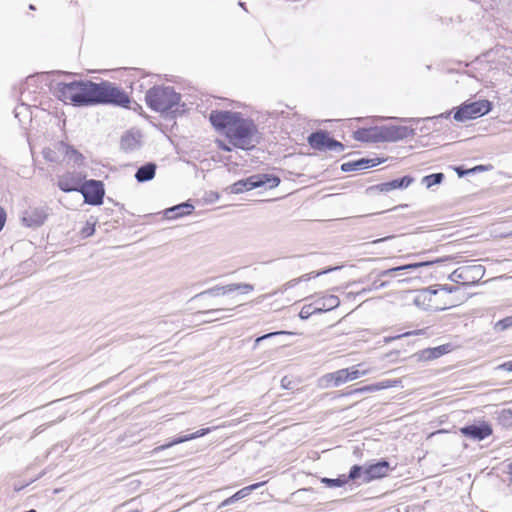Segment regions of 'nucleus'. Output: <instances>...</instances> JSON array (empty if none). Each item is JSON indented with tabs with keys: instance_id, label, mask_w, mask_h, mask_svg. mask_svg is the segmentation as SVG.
<instances>
[{
	"instance_id": "c756f323",
	"label": "nucleus",
	"mask_w": 512,
	"mask_h": 512,
	"mask_svg": "<svg viewBox=\"0 0 512 512\" xmlns=\"http://www.w3.org/2000/svg\"><path fill=\"white\" fill-rule=\"evenodd\" d=\"M314 314H319V313L314 305V302H312V303L305 304L304 306H302V308L299 312V317L301 319L305 320Z\"/></svg>"
},
{
	"instance_id": "b1692460",
	"label": "nucleus",
	"mask_w": 512,
	"mask_h": 512,
	"mask_svg": "<svg viewBox=\"0 0 512 512\" xmlns=\"http://www.w3.org/2000/svg\"><path fill=\"white\" fill-rule=\"evenodd\" d=\"M98 223L97 218L91 216L83 225V227L79 230L78 234L81 239H86L94 235L96 230V225Z\"/></svg>"
},
{
	"instance_id": "aec40b11",
	"label": "nucleus",
	"mask_w": 512,
	"mask_h": 512,
	"mask_svg": "<svg viewBox=\"0 0 512 512\" xmlns=\"http://www.w3.org/2000/svg\"><path fill=\"white\" fill-rule=\"evenodd\" d=\"M211 431H212V428H210V427L199 429L196 432L191 433L189 435H185V436H182V437L175 438L174 440H172L168 444H164V445H161L159 447H156L154 449V451L155 452H159V451H162L164 449L170 448V447H172L174 445H177V444H180V443H183V442H187V441H190V440L202 437V436L208 434Z\"/></svg>"
},
{
	"instance_id": "473e14b6",
	"label": "nucleus",
	"mask_w": 512,
	"mask_h": 512,
	"mask_svg": "<svg viewBox=\"0 0 512 512\" xmlns=\"http://www.w3.org/2000/svg\"><path fill=\"white\" fill-rule=\"evenodd\" d=\"M191 207L192 206H190V205L175 206V207L167 210L168 217L173 218V217L182 216V215L186 214V212H184V209H188ZM187 213H189V211H187Z\"/></svg>"
},
{
	"instance_id": "2eb2a0df",
	"label": "nucleus",
	"mask_w": 512,
	"mask_h": 512,
	"mask_svg": "<svg viewBox=\"0 0 512 512\" xmlns=\"http://www.w3.org/2000/svg\"><path fill=\"white\" fill-rule=\"evenodd\" d=\"M48 214L45 209L40 207L29 208L22 216V223L29 228L42 226L47 220Z\"/></svg>"
},
{
	"instance_id": "0eeeda50",
	"label": "nucleus",
	"mask_w": 512,
	"mask_h": 512,
	"mask_svg": "<svg viewBox=\"0 0 512 512\" xmlns=\"http://www.w3.org/2000/svg\"><path fill=\"white\" fill-rule=\"evenodd\" d=\"M46 161L61 165L81 164L83 156L74 148L63 142H55L43 149Z\"/></svg>"
},
{
	"instance_id": "58836bf2",
	"label": "nucleus",
	"mask_w": 512,
	"mask_h": 512,
	"mask_svg": "<svg viewBox=\"0 0 512 512\" xmlns=\"http://www.w3.org/2000/svg\"><path fill=\"white\" fill-rule=\"evenodd\" d=\"M507 475H508V480H509V486L512 485V462H510L508 465H507V471H506Z\"/></svg>"
},
{
	"instance_id": "423d86ee",
	"label": "nucleus",
	"mask_w": 512,
	"mask_h": 512,
	"mask_svg": "<svg viewBox=\"0 0 512 512\" xmlns=\"http://www.w3.org/2000/svg\"><path fill=\"white\" fill-rule=\"evenodd\" d=\"M146 104L156 112H166L178 105L180 95L172 87L154 86L145 96Z\"/></svg>"
},
{
	"instance_id": "6e6552de",
	"label": "nucleus",
	"mask_w": 512,
	"mask_h": 512,
	"mask_svg": "<svg viewBox=\"0 0 512 512\" xmlns=\"http://www.w3.org/2000/svg\"><path fill=\"white\" fill-rule=\"evenodd\" d=\"M491 108V102L488 100L465 102L457 109L453 118L456 121L464 122L489 113Z\"/></svg>"
},
{
	"instance_id": "6ab92c4d",
	"label": "nucleus",
	"mask_w": 512,
	"mask_h": 512,
	"mask_svg": "<svg viewBox=\"0 0 512 512\" xmlns=\"http://www.w3.org/2000/svg\"><path fill=\"white\" fill-rule=\"evenodd\" d=\"M314 305L318 311V313L327 312L333 310L338 307L340 304V300L337 296L328 294L318 297L314 301Z\"/></svg>"
},
{
	"instance_id": "cd10ccee",
	"label": "nucleus",
	"mask_w": 512,
	"mask_h": 512,
	"mask_svg": "<svg viewBox=\"0 0 512 512\" xmlns=\"http://www.w3.org/2000/svg\"><path fill=\"white\" fill-rule=\"evenodd\" d=\"M266 482L254 483L237 491L229 500L234 501L248 496L253 490L261 487Z\"/></svg>"
},
{
	"instance_id": "bb28decb",
	"label": "nucleus",
	"mask_w": 512,
	"mask_h": 512,
	"mask_svg": "<svg viewBox=\"0 0 512 512\" xmlns=\"http://www.w3.org/2000/svg\"><path fill=\"white\" fill-rule=\"evenodd\" d=\"M384 160L383 159H379V158H370V159H360L356 162H354V168L356 170H362V169H367V168H371V167H375L379 164H381Z\"/></svg>"
},
{
	"instance_id": "4468645a",
	"label": "nucleus",
	"mask_w": 512,
	"mask_h": 512,
	"mask_svg": "<svg viewBox=\"0 0 512 512\" xmlns=\"http://www.w3.org/2000/svg\"><path fill=\"white\" fill-rule=\"evenodd\" d=\"M390 464L386 460L366 466L363 470V482L369 483L377 479H381L388 475Z\"/></svg>"
},
{
	"instance_id": "7c9ffc66",
	"label": "nucleus",
	"mask_w": 512,
	"mask_h": 512,
	"mask_svg": "<svg viewBox=\"0 0 512 512\" xmlns=\"http://www.w3.org/2000/svg\"><path fill=\"white\" fill-rule=\"evenodd\" d=\"M443 179H444L443 173H435V174L425 176L423 178V183L427 186V188H430L436 184H440Z\"/></svg>"
},
{
	"instance_id": "39448f33",
	"label": "nucleus",
	"mask_w": 512,
	"mask_h": 512,
	"mask_svg": "<svg viewBox=\"0 0 512 512\" xmlns=\"http://www.w3.org/2000/svg\"><path fill=\"white\" fill-rule=\"evenodd\" d=\"M94 91L93 105L112 104L123 108L130 107V96L126 91L116 86L114 83L109 81L95 83Z\"/></svg>"
},
{
	"instance_id": "c9c22d12",
	"label": "nucleus",
	"mask_w": 512,
	"mask_h": 512,
	"mask_svg": "<svg viewBox=\"0 0 512 512\" xmlns=\"http://www.w3.org/2000/svg\"><path fill=\"white\" fill-rule=\"evenodd\" d=\"M498 370L512 372V360L506 361L497 367Z\"/></svg>"
},
{
	"instance_id": "a19ab883",
	"label": "nucleus",
	"mask_w": 512,
	"mask_h": 512,
	"mask_svg": "<svg viewBox=\"0 0 512 512\" xmlns=\"http://www.w3.org/2000/svg\"><path fill=\"white\" fill-rule=\"evenodd\" d=\"M487 168L483 165H479V166H476L474 167L473 169H471L470 171H484L486 170Z\"/></svg>"
},
{
	"instance_id": "5701e85b",
	"label": "nucleus",
	"mask_w": 512,
	"mask_h": 512,
	"mask_svg": "<svg viewBox=\"0 0 512 512\" xmlns=\"http://www.w3.org/2000/svg\"><path fill=\"white\" fill-rule=\"evenodd\" d=\"M155 171H156V166L152 163H148L144 166H141L137 170V172L135 174V178L137 179L138 182L149 181L154 178Z\"/></svg>"
},
{
	"instance_id": "f704fd0d",
	"label": "nucleus",
	"mask_w": 512,
	"mask_h": 512,
	"mask_svg": "<svg viewBox=\"0 0 512 512\" xmlns=\"http://www.w3.org/2000/svg\"><path fill=\"white\" fill-rule=\"evenodd\" d=\"M511 326H512V316H508L504 319L499 320L495 325V327L498 328L499 330H505Z\"/></svg>"
},
{
	"instance_id": "f8f14e48",
	"label": "nucleus",
	"mask_w": 512,
	"mask_h": 512,
	"mask_svg": "<svg viewBox=\"0 0 512 512\" xmlns=\"http://www.w3.org/2000/svg\"><path fill=\"white\" fill-rule=\"evenodd\" d=\"M79 192L84 201L90 205H101L105 195L104 184L99 180H88L82 183Z\"/></svg>"
},
{
	"instance_id": "79ce46f5",
	"label": "nucleus",
	"mask_w": 512,
	"mask_h": 512,
	"mask_svg": "<svg viewBox=\"0 0 512 512\" xmlns=\"http://www.w3.org/2000/svg\"><path fill=\"white\" fill-rule=\"evenodd\" d=\"M345 166H346V164H343L342 169L346 171L347 169L345 168Z\"/></svg>"
},
{
	"instance_id": "a211bd4d",
	"label": "nucleus",
	"mask_w": 512,
	"mask_h": 512,
	"mask_svg": "<svg viewBox=\"0 0 512 512\" xmlns=\"http://www.w3.org/2000/svg\"><path fill=\"white\" fill-rule=\"evenodd\" d=\"M455 346L451 343L439 345L437 347L426 348L420 352V358L424 361H433L443 355L449 354L455 350Z\"/></svg>"
},
{
	"instance_id": "412c9836",
	"label": "nucleus",
	"mask_w": 512,
	"mask_h": 512,
	"mask_svg": "<svg viewBox=\"0 0 512 512\" xmlns=\"http://www.w3.org/2000/svg\"><path fill=\"white\" fill-rule=\"evenodd\" d=\"M399 383H400L399 380H385V381H382L379 383H375V384L367 385V386H364L361 388H357V389L347 393L346 395H351L353 393L379 391V390L395 387Z\"/></svg>"
},
{
	"instance_id": "f03ea898",
	"label": "nucleus",
	"mask_w": 512,
	"mask_h": 512,
	"mask_svg": "<svg viewBox=\"0 0 512 512\" xmlns=\"http://www.w3.org/2000/svg\"><path fill=\"white\" fill-rule=\"evenodd\" d=\"M464 295L456 286L435 284L417 292L414 303L428 311H443L461 305Z\"/></svg>"
},
{
	"instance_id": "e433bc0d",
	"label": "nucleus",
	"mask_w": 512,
	"mask_h": 512,
	"mask_svg": "<svg viewBox=\"0 0 512 512\" xmlns=\"http://www.w3.org/2000/svg\"><path fill=\"white\" fill-rule=\"evenodd\" d=\"M427 263H415V264H409V265H404V266H401V267H397V268H394L393 270L394 271H398V270H402V269H416L418 267H421V266H424L426 265Z\"/></svg>"
},
{
	"instance_id": "ea45409f",
	"label": "nucleus",
	"mask_w": 512,
	"mask_h": 512,
	"mask_svg": "<svg viewBox=\"0 0 512 512\" xmlns=\"http://www.w3.org/2000/svg\"><path fill=\"white\" fill-rule=\"evenodd\" d=\"M280 333H281V332H278L277 334H280ZM275 334H276V333H269V334H267V335H264V336H262V337H259V338H257L256 342H259V341H261V340H263V339H265V338H267V337H271V336H273V335H275Z\"/></svg>"
},
{
	"instance_id": "4be33fe9",
	"label": "nucleus",
	"mask_w": 512,
	"mask_h": 512,
	"mask_svg": "<svg viewBox=\"0 0 512 512\" xmlns=\"http://www.w3.org/2000/svg\"><path fill=\"white\" fill-rule=\"evenodd\" d=\"M254 290V286L252 284H248V283H233V284H229L225 287H222V288H218L217 291L218 293L217 294H226V293H231V292H239L241 294H248L250 292H252Z\"/></svg>"
},
{
	"instance_id": "72a5a7b5",
	"label": "nucleus",
	"mask_w": 512,
	"mask_h": 512,
	"mask_svg": "<svg viewBox=\"0 0 512 512\" xmlns=\"http://www.w3.org/2000/svg\"><path fill=\"white\" fill-rule=\"evenodd\" d=\"M363 470H364V468H362L361 466L354 465L351 467L349 475L346 476V478L348 479V481L356 480L357 478H360L361 476H363Z\"/></svg>"
},
{
	"instance_id": "7ed1b4c3",
	"label": "nucleus",
	"mask_w": 512,
	"mask_h": 512,
	"mask_svg": "<svg viewBox=\"0 0 512 512\" xmlns=\"http://www.w3.org/2000/svg\"><path fill=\"white\" fill-rule=\"evenodd\" d=\"M94 87L95 82L90 80L60 81L53 86L52 92L64 104L90 106L94 101Z\"/></svg>"
},
{
	"instance_id": "2f4dec72",
	"label": "nucleus",
	"mask_w": 512,
	"mask_h": 512,
	"mask_svg": "<svg viewBox=\"0 0 512 512\" xmlns=\"http://www.w3.org/2000/svg\"><path fill=\"white\" fill-rule=\"evenodd\" d=\"M322 483L326 484L328 487H341L348 483V479L345 475H341L336 479L323 478Z\"/></svg>"
},
{
	"instance_id": "a878e982",
	"label": "nucleus",
	"mask_w": 512,
	"mask_h": 512,
	"mask_svg": "<svg viewBox=\"0 0 512 512\" xmlns=\"http://www.w3.org/2000/svg\"><path fill=\"white\" fill-rule=\"evenodd\" d=\"M413 181H414V179L412 177L404 176V177H402L400 179H394L391 182H388V183L384 184V186L386 187V190L398 189V188H406Z\"/></svg>"
},
{
	"instance_id": "c85d7f7f",
	"label": "nucleus",
	"mask_w": 512,
	"mask_h": 512,
	"mask_svg": "<svg viewBox=\"0 0 512 512\" xmlns=\"http://www.w3.org/2000/svg\"><path fill=\"white\" fill-rule=\"evenodd\" d=\"M497 421L504 427L512 425V409H503L498 413Z\"/></svg>"
},
{
	"instance_id": "20e7f679",
	"label": "nucleus",
	"mask_w": 512,
	"mask_h": 512,
	"mask_svg": "<svg viewBox=\"0 0 512 512\" xmlns=\"http://www.w3.org/2000/svg\"><path fill=\"white\" fill-rule=\"evenodd\" d=\"M407 135V129L398 126H382L360 128L356 130L353 137L361 142H394L403 139Z\"/></svg>"
},
{
	"instance_id": "393cba45",
	"label": "nucleus",
	"mask_w": 512,
	"mask_h": 512,
	"mask_svg": "<svg viewBox=\"0 0 512 512\" xmlns=\"http://www.w3.org/2000/svg\"><path fill=\"white\" fill-rule=\"evenodd\" d=\"M332 269H325L323 271H312V272H309V273H306V274H303L301 276H299L298 278H295L293 280H291L289 282V284L291 286H294V285H297L301 282H308L312 279H315L317 277H319L320 275H323V274H326L328 272H330Z\"/></svg>"
},
{
	"instance_id": "dca6fc26",
	"label": "nucleus",
	"mask_w": 512,
	"mask_h": 512,
	"mask_svg": "<svg viewBox=\"0 0 512 512\" xmlns=\"http://www.w3.org/2000/svg\"><path fill=\"white\" fill-rule=\"evenodd\" d=\"M461 434L466 437L483 440L492 435L493 429L488 422L482 421L479 425H469L460 429Z\"/></svg>"
},
{
	"instance_id": "9b49d317",
	"label": "nucleus",
	"mask_w": 512,
	"mask_h": 512,
	"mask_svg": "<svg viewBox=\"0 0 512 512\" xmlns=\"http://www.w3.org/2000/svg\"><path fill=\"white\" fill-rule=\"evenodd\" d=\"M482 265H464L455 269L450 274V279L463 286H470L478 283L484 275Z\"/></svg>"
},
{
	"instance_id": "1a4fd4ad",
	"label": "nucleus",
	"mask_w": 512,
	"mask_h": 512,
	"mask_svg": "<svg viewBox=\"0 0 512 512\" xmlns=\"http://www.w3.org/2000/svg\"><path fill=\"white\" fill-rule=\"evenodd\" d=\"M368 371H359L355 366L339 369L322 376L321 383L324 388L339 387L349 381L358 379Z\"/></svg>"
},
{
	"instance_id": "9d476101",
	"label": "nucleus",
	"mask_w": 512,
	"mask_h": 512,
	"mask_svg": "<svg viewBox=\"0 0 512 512\" xmlns=\"http://www.w3.org/2000/svg\"><path fill=\"white\" fill-rule=\"evenodd\" d=\"M279 183L280 179L277 176L257 174L235 182L232 186V190L234 193H242L266 184L269 185L270 188H274L277 187Z\"/></svg>"
},
{
	"instance_id": "ddd939ff",
	"label": "nucleus",
	"mask_w": 512,
	"mask_h": 512,
	"mask_svg": "<svg viewBox=\"0 0 512 512\" xmlns=\"http://www.w3.org/2000/svg\"><path fill=\"white\" fill-rule=\"evenodd\" d=\"M308 143L313 149L320 151L334 150L341 152L344 150V145L341 142L330 138L328 133L325 131L312 133L308 137Z\"/></svg>"
},
{
	"instance_id": "f3484780",
	"label": "nucleus",
	"mask_w": 512,
	"mask_h": 512,
	"mask_svg": "<svg viewBox=\"0 0 512 512\" xmlns=\"http://www.w3.org/2000/svg\"><path fill=\"white\" fill-rule=\"evenodd\" d=\"M83 183L80 174L68 172L58 178V187L64 192L79 191Z\"/></svg>"
},
{
	"instance_id": "f257e3e1",
	"label": "nucleus",
	"mask_w": 512,
	"mask_h": 512,
	"mask_svg": "<svg viewBox=\"0 0 512 512\" xmlns=\"http://www.w3.org/2000/svg\"><path fill=\"white\" fill-rule=\"evenodd\" d=\"M211 124L217 130H225V137L230 145L216 140L220 150L230 152L233 148L250 150L258 142V129L252 120L242 118L231 111H212L209 116Z\"/></svg>"
},
{
	"instance_id": "4c0bfd02",
	"label": "nucleus",
	"mask_w": 512,
	"mask_h": 512,
	"mask_svg": "<svg viewBox=\"0 0 512 512\" xmlns=\"http://www.w3.org/2000/svg\"><path fill=\"white\" fill-rule=\"evenodd\" d=\"M6 212L5 210L0 206V231L3 229L5 223H6Z\"/></svg>"
}]
</instances>
